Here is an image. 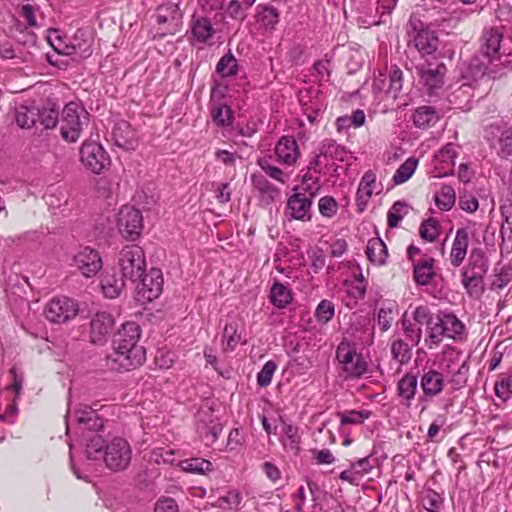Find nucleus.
Listing matches in <instances>:
<instances>
[{"label":"nucleus","mask_w":512,"mask_h":512,"mask_svg":"<svg viewBox=\"0 0 512 512\" xmlns=\"http://www.w3.org/2000/svg\"><path fill=\"white\" fill-rule=\"evenodd\" d=\"M132 459V448L123 437H114L105 445L103 460L106 467L113 472L126 470Z\"/></svg>","instance_id":"5"},{"label":"nucleus","mask_w":512,"mask_h":512,"mask_svg":"<svg viewBox=\"0 0 512 512\" xmlns=\"http://www.w3.org/2000/svg\"><path fill=\"white\" fill-rule=\"evenodd\" d=\"M114 325V319L111 314L106 312L97 313L90 323L91 341L94 344H101L106 341Z\"/></svg>","instance_id":"16"},{"label":"nucleus","mask_w":512,"mask_h":512,"mask_svg":"<svg viewBox=\"0 0 512 512\" xmlns=\"http://www.w3.org/2000/svg\"><path fill=\"white\" fill-rule=\"evenodd\" d=\"M337 202L331 196H324L319 200V212L324 217H332L337 212Z\"/></svg>","instance_id":"54"},{"label":"nucleus","mask_w":512,"mask_h":512,"mask_svg":"<svg viewBox=\"0 0 512 512\" xmlns=\"http://www.w3.org/2000/svg\"><path fill=\"white\" fill-rule=\"evenodd\" d=\"M270 302L277 308H285L291 303L293 296L291 290H270Z\"/></svg>","instance_id":"49"},{"label":"nucleus","mask_w":512,"mask_h":512,"mask_svg":"<svg viewBox=\"0 0 512 512\" xmlns=\"http://www.w3.org/2000/svg\"><path fill=\"white\" fill-rule=\"evenodd\" d=\"M402 86L403 72L398 66L394 65L389 72V87L386 93L396 99L402 90Z\"/></svg>","instance_id":"41"},{"label":"nucleus","mask_w":512,"mask_h":512,"mask_svg":"<svg viewBox=\"0 0 512 512\" xmlns=\"http://www.w3.org/2000/svg\"><path fill=\"white\" fill-rule=\"evenodd\" d=\"M375 182L376 175L372 171H367L363 175L356 194V201L360 211L364 210L372 196Z\"/></svg>","instance_id":"25"},{"label":"nucleus","mask_w":512,"mask_h":512,"mask_svg":"<svg viewBox=\"0 0 512 512\" xmlns=\"http://www.w3.org/2000/svg\"><path fill=\"white\" fill-rule=\"evenodd\" d=\"M365 113L361 109H357L352 112L351 116L349 117H340L337 120V123L340 122H349L354 127H360L365 123Z\"/></svg>","instance_id":"61"},{"label":"nucleus","mask_w":512,"mask_h":512,"mask_svg":"<svg viewBox=\"0 0 512 512\" xmlns=\"http://www.w3.org/2000/svg\"><path fill=\"white\" fill-rule=\"evenodd\" d=\"M469 244L468 231L465 228H459L452 244L450 260L453 266H460L467 254Z\"/></svg>","instance_id":"23"},{"label":"nucleus","mask_w":512,"mask_h":512,"mask_svg":"<svg viewBox=\"0 0 512 512\" xmlns=\"http://www.w3.org/2000/svg\"><path fill=\"white\" fill-rule=\"evenodd\" d=\"M418 386L417 376L412 373H406L397 384L398 395L406 401L409 407L414 399Z\"/></svg>","instance_id":"29"},{"label":"nucleus","mask_w":512,"mask_h":512,"mask_svg":"<svg viewBox=\"0 0 512 512\" xmlns=\"http://www.w3.org/2000/svg\"><path fill=\"white\" fill-rule=\"evenodd\" d=\"M150 462L155 464H171L175 463V452L172 449H167L163 447L155 448L150 453L149 457Z\"/></svg>","instance_id":"46"},{"label":"nucleus","mask_w":512,"mask_h":512,"mask_svg":"<svg viewBox=\"0 0 512 512\" xmlns=\"http://www.w3.org/2000/svg\"><path fill=\"white\" fill-rule=\"evenodd\" d=\"M258 8V21L262 23L266 28L273 29L279 21L278 10L270 5H259Z\"/></svg>","instance_id":"39"},{"label":"nucleus","mask_w":512,"mask_h":512,"mask_svg":"<svg viewBox=\"0 0 512 512\" xmlns=\"http://www.w3.org/2000/svg\"><path fill=\"white\" fill-rule=\"evenodd\" d=\"M446 72L444 63L437 64L435 68L419 70L420 80L426 86L429 95H434L443 86Z\"/></svg>","instance_id":"19"},{"label":"nucleus","mask_w":512,"mask_h":512,"mask_svg":"<svg viewBox=\"0 0 512 512\" xmlns=\"http://www.w3.org/2000/svg\"><path fill=\"white\" fill-rule=\"evenodd\" d=\"M420 385L424 395L432 398L442 392L444 387V377L440 372L430 369L425 371L421 376Z\"/></svg>","instance_id":"22"},{"label":"nucleus","mask_w":512,"mask_h":512,"mask_svg":"<svg viewBox=\"0 0 512 512\" xmlns=\"http://www.w3.org/2000/svg\"><path fill=\"white\" fill-rule=\"evenodd\" d=\"M136 284L137 286L141 284L142 288H163L164 278L162 271L158 268H151L148 273H143Z\"/></svg>","instance_id":"38"},{"label":"nucleus","mask_w":512,"mask_h":512,"mask_svg":"<svg viewBox=\"0 0 512 512\" xmlns=\"http://www.w3.org/2000/svg\"><path fill=\"white\" fill-rule=\"evenodd\" d=\"M276 363L272 360L267 361L260 372L257 374V383L261 387L268 386L276 370Z\"/></svg>","instance_id":"50"},{"label":"nucleus","mask_w":512,"mask_h":512,"mask_svg":"<svg viewBox=\"0 0 512 512\" xmlns=\"http://www.w3.org/2000/svg\"><path fill=\"white\" fill-rule=\"evenodd\" d=\"M68 417L73 418L83 430L98 431L104 425L96 410L88 405L79 406L73 413H69Z\"/></svg>","instance_id":"15"},{"label":"nucleus","mask_w":512,"mask_h":512,"mask_svg":"<svg viewBox=\"0 0 512 512\" xmlns=\"http://www.w3.org/2000/svg\"><path fill=\"white\" fill-rule=\"evenodd\" d=\"M413 123L416 127L426 129L438 120L436 109L432 106H420L413 113Z\"/></svg>","instance_id":"30"},{"label":"nucleus","mask_w":512,"mask_h":512,"mask_svg":"<svg viewBox=\"0 0 512 512\" xmlns=\"http://www.w3.org/2000/svg\"><path fill=\"white\" fill-rule=\"evenodd\" d=\"M198 430L202 435L214 442L222 431V425L211 420L210 425L204 424L203 426H198Z\"/></svg>","instance_id":"56"},{"label":"nucleus","mask_w":512,"mask_h":512,"mask_svg":"<svg viewBox=\"0 0 512 512\" xmlns=\"http://www.w3.org/2000/svg\"><path fill=\"white\" fill-rule=\"evenodd\" d=\"M455 200V191L450 185H443L434 196L436 206L442 211H449L454 206Z\"/></svg>","instance_id":"33"},{"label":"nucleus","mask_w":512,"mask_h":512,"mask_svg":"<svg viewBox=\"0 0 512 512\" xmlns=\"http://www.w3.org/2000/svg\"><path fill=\"white\" fill-rule=\"evenodd\" d=\"M312 199L304 193H294L287 201V209L290 210V216L296 220H310L309 211Z\"/></svg>","instance_id":"21"},{"label":"nucleus","mask_w":512,"mask_h":512,"mask_svg":"<svg viewBox=\"0 0 512 512\" xmlns=\"http://www.w3.org/2000/svg\"><path fill=\"white\" fill-rule=\"evenodd\" d=\"M275 154L278 162L289 166L295 164L300 156L297 141L292 136L281 137L275 146Z\"/></svg>","instance_id":"18"},{"label":"nucleus","mask_w":512,"mask_h":512,"mask_svg":"<svg viewBox=\"0 0 512 512\" xmlns=\"http://www.w3.org/2000/svg\"><path fill=\"white\" fill-rule=\"evenodd\" d=\"M398 0H365L362 4L363 23L368 26L380 25L382 17L390 15Z\"/></svg>","instance_id":"11"},{"label":"nucleus","mask_w":512,"mask_h":512,"mask_svg":"<svg viewBox=\"0 0 512 512\" xmlns=\"http://www.w3.org/2000/svg\"><path fill=\"white\" fill-rule=\"evenodd\" d=\"M179 466L185 472L204 474L211 470L212 463L203 458H191L180 461Z\"/></svg>","instance_id":"37"},{"label":"nucleus","mask_w":512,"mask_h":512,"mask_svg":"<svg viewBox=\"0 0 512 512\" xmlns=\"http://www.w3.org/2000/svg\"><path fill=\"white\" fill-rule=\"evenodd\" d=\"M162 290H137L134 296L135 301L146 308L154 299L160 296Z\"/></svg>","instance_id":"55"},{"label":"nucleus","mask_w":512,"mask_h":512,"mask_svg":"<svg viewBox=\"0 0 512 512\" xmlns=\"http://www.w3.org/2000/svg\"><path fill=\"white\" fill-rule=\"evenodd\" d=\"M142 221V215L138 209L124 206L119 211L118 228L127 239L135 240L140 235L143 227Z\"/></svg>","instance_id":"12"},{"label":"nucleus","mask_w":512,"mask_h":512,"mask_svg":"<svg viewBox=\"0 0 512 512\" xmlns=\"http://www.w3.org/2000/svg\"><path fill=\"white\" fill-rule=\"evenodd\" d=\"M78 312V303L66 296L51 299L45 308L46 318L53 323H65L74 318Z\"/></svg>","instance_id":"10"},{"label":"nucleus","mask_w":512,"mask_h":512,"mask_svg":"<svg viewBox=\"0 0 512 512\" xmlns=\"http://www.w3.org/2000/svg\"><path fill=\"white\" fill-rule=\"evenodd\" d=\"M93 37L88 30L78 29L69 45H66L64 51H59L65 55L75 56L79 59H86L93 53Z\"/></svg>","instance_id":"14"},{"label":"nucleus","mask_w":512,"mask_h":512,"mask_svg":"<svg viewBox=\"0 0 512 512\" xmlns=\"http://www.w3.org/2000/svg\"><path fill=\"white\" fill-rule=\"evenodd\" d=\"M488 265L484 253L479 249L472 250L469 263L463 271L462 283L465 288H481Z\"/></svg>","instance_id":"8"},{"label":"nucleus","mask_w":512,"mask_h":512,"mask_svg":"<svg viewBox=\"0 0 512 512\" xmlns=\"http://www.w3.org/2000/svg\"><path fill=\"white\" fill-rule=\"evenodd\" d=\"M140 336L141 328L136 322L129 321L122 325L113 340L114 352L107 358L111 369L130 371L144 363L145 348L138 345Z\"/></svg>","instance_id":"1"},{"label":"nucleus","mask_w":512,"mask_h":512,"mask_svg":"<svg viewBox=\"0 0 512 512\" xmlns=\"http://www.w3.org/2000/svg\"><path fill=\"white\" fill-rule=\"evenodd\" d=\"M225 351H233L241 341V334L237 332L236 324L227 323L223 331Z\"/></svg>","instance_id":"45"},{"label":"nucleus","mask_w":512,"mask_h":512,"mask_svg":"<svg viewBox=\"0 0 512 512\" xmlns=\"http://www.w3.org/2000/svg\"><path fill=\"white\" fill-rule=\"evenodd\" d=\"M481 54L488 59L489 62L500 60L503 55L508 56L511 51L506 48L503 33L498 27L485 28L481 38Z\"/></svg>","instance_id":"6"},{"label":"nucleus","mask_w":512,"mask_h":512,"mask_svg":"<svg viewBox=\"0 0 512 512\" xmlns=\"http://www.w3.org/2000/svg\"><path fill=\"white\" fill-rule=\"evenodd\" d=\"M238 64L237 60L231 53L221 57L216 66V71L222 77H230L237 74Z\"/></svg>","instance_id":"40"},{"label":"nucleus","mask_w":512,"mask_h":512,"mask_svg":"<svg viewBox=\"0 0 512 512\" xmlns=\"http://www.w3.org/2000/svg\"><path fill=\"white\" fill-rule=\"evenodd\" d=\"M59 122V109L55 104L48 103L39 107V116L37 123L43 126L44 129H52L56 127Z\"/></svg>","instance_id":"32"},{"label":"nucleus","mask_w":512,"mask_h":512,"mask_svg":"<svg viewBox=\"0 0 512 512\" xmlns=\"http://www.w3.org/2000/svg\"><path fill=\"white\" fill-rule=\"evenodd\" d=\"M464 329V324L454 314L439 312L428 321V338L438 346L444 337L456 339Z\"/></svg>","instance_id":"2"},{"label":"nucleus","mask_w":512,"mask_h":512,"mask_svg":"<svg viewBox=\"0 0 512 512\" xmlns=\"http://www.w3.org/2000/svg\"><path fill=\"white\" fill-rule=\"evenodd\" d=\"M181 18V13L179 11V7L174 3H167L158 8L157 22L158 24H163L167 22H171L173 24V29L170 30L171 33L176 31V28L179 24V20Z\"/></svg>","instance_id":"31"},{"label":"nucleus","mask_w":512,"mask_h":512,"mask_svg":"<svg viewBox=\"0 0 512 512\" xmlns=\"http://www.w3.org/2000/svg\"><path fill=\"white\" fill-rule=\"evenodd\" d=\"M154 512H178V506L172 498L159 499Z\"/></svg>","instance_id":"63"},{"label":"nucleus","mask_w":512,"mask_h":512,"mask_svg":"<svg viewBox=\"0 0 512 512\" xmlns=\"http://www.w3.org/2000/svg\"><path fill=\"white\" fill-rule=\"evenodd\" d=\"M413 30L415 32L413 36L414 46L422 56L431 55L437 50L439 39L434 31L428 28L416 31V27Z\"/></svg>","instance_id":"20"},{"label":"nucleus","mask_w":512,"mask_h":512,"mask_svg":"<svg viewBox=\"0 0 512 512\" xmlns=\"http://www.w3.org/2000/svg\"><path fill=\"white\" fill-rule=\"evenodd\" d=\"M89 113L81 105L70 102L62 112L61 135L69 141L75 142L80 137L84 125H88Z\"/></svg>","instance_id":"4"},{"label":"nucleus","mask_w":512,"mask_h":512,"mask_svg":"<svg viewBox=\"0 0 512 512\" xmlns=\"http://www.w3.org/2000/svg\"><path fill=\"white\" fill-rule=\"evenodd\" d=\"M104 449L103 438L100 435H94L87 442L85 453L88 459L96 460L100 457L103 458Z\"/></svg>","instance_id":"43"},{"label":"nucleus","mask_w":512,"mask_h":512,"mask_svg":"<svg viewBox=\"0 0 512 512\" xmlns=\"http://www.w3.org/2000/svg\"><path fill=\"white\" fill-rule=\"evenodd\" d=\"M432 258L419 262L414 267V279L419 285H427L435 275Z\"/></svg>","instance_id":"34"},{"label":"nucleus","mask_w":512,"mask_h":512,"mask_svg":"<svg viewBox=\"0 0 512 512\" xmlns=\"http://www.w3.org/2000/svg\"><path fill=\"white\" fill-rule=\"evenodd\" d=\"M438 224L433 218H429L421 224L420 236L428 242H434L438 237Z\"/></svg>","instance_id":"48"},{"label":"nucleus","mask_w":512,"mask_h":512,"mask_svg":"<svg viewBox=\"0 0 512 512\" xmlns=\"http://www.w3.org/2000/svg\"><path fill=\"white\" fill-rule=\"evenodd\" d=\"M334 315V305L328 300H322L315 312L318 321L327 323Z\"/></svg>","instance_id":"53"},{"label":"nucleus","mask_w":512,"mask_h":512,"mask_svg":"<svg viewBox=\"0 0 512 512\" xmlns=\"http://www.w3.org/2000/svg\"><path fill=\"white\" fill-rule=\"evenodd\" d=\"M213 27L211 21L202 17L196 19L192 26V35L200 43H205L213 35Z\"/></svg>","instance_id":"35"},{"label":"nucleus","mask_w":512,"mask_h":512,"mask_svg":"<svg viewBox=\"0 0 512 512\" xmlns=\"http://www.w3.org/2000/svg\"><path fill=\"white\" fill-rule=\"evenodd\" d=\"M494 390L497 397L507 400L512 394V376H506L497 381Z\"/></svg>","instance_id":"52"},{"label":"nucleus","mask_w":512,"mask_h":512,"mask_svg":"<svg viewBox=\"0 0 512 512\" xmlns=\"http://www.w3.org/2000/svg\"><path fill=\"white\" fill-rule=\"evenodd\" d=\"M500 155L502 157L512 156V130H506L500 137Z\"/></svg>","instance_id":"59"},{"label":"nucleus","mask_w":512,"mask_h":512,"mask_svg":"<svg viewBox=\"0 0 512 512\" xmlns=\"http://www.w3.org/2000/svg\"><path fill=\"white\" fill-rule=\"evenodd\" d=\"M370 415V412L362 410H350L343 413H339L340 423L341 425H349V424H361L367 419Z\"/></svg>","instance_id":"47"},{"label":"nucleus","mask_w":512,"mask_h":512,"mask_svg":"<svg viewBox=\"0 0 512 512\" xmlns=\"http://www.w3.org/2000/svg\"><path fill=\"white\" fill-rule=\"evenodd\" d=\"M38 116L39 106L35 105L34 102L21 104L15 111L16 123L23 129H30L36 126Z\"/></svg>","instance_id":"24"},{"label":"nucleus","mask_w":512,"mask_h":512,"mask_svg":"<svg viewBox=\"0 0 512 512\" xmlns=\"http://www.w3.org/2000/svg\"><path fill=\"white\" fill-rule=\"evenodd\" d=\"M82 164L95 174L102 173L110 165V157L101 144L85 141L80 148Z\"/></svg>","instance_id":"7"},{"label":"nucleus","mask_w":512,"mask_h":512,"mask_svg":"<svg viewBox=\"0 0 512 512\" xmlns=\"http://www.w3.org/2000/svg\"><path fill=\"white\" fill-rule=\"evenodd\" d=\"M74 262L81 274L87 278L96 276L103 266L99 252L90 247L80 250L74 256Z\"/></svg>","instance_id":"13"},{"label":"nucleus","mask_w":512,"mask_h":512,"mask_svg":"<svg viewBox=\"0 0 512 512\" xmlns=\"http://www.w3.org/2000/svg\"><path fill=\"white\" fill-rule=\"evenodd\" d=\"M14 25L10 28V37L23 46L33 47L37 43V35L28 26L13 18Z\"/></svg>","instance_id":"26"},{"label":"nucleus","mask_w":512,"mask_h":512,"mask_svg":"<svg viewBox=\"0 0 512 512\" xmlns=\"http://www.w3.org/2000/svg\"><path fill=\"white\" fill-rule=\"evenodd\" d=\"M302 189L309 194V198H313L320 189L319 178L305 174L302 181Z\"/></svg>","instance_id":"58"},{"label":"nucleus","mask_w":512,"mask_h":512,"mask_svg":"<svg viewBox=\"0 0 512 512\" xmlns=\"http://www.w3.org/2000/svg\"><path fill=\"white\" fill-rule=\"evenodd\" d=\"M392 320V309L381 308L378 311L377 321L383 332L387 331L390 328Z\"/></svg>","instance_id":"62"},{"label":"nucleus","mask_w":512,"mask_h":512,"mask_svg":"<svg viewBox=\"0 0 512 512\" xmlns=\"http://www.w3.org/2000/svg\"><path fill=\"white\" fill-rule=\"evenodd\" d=\"M119 266L123 278V286L130 281L131 285L138 282L145 272V255L143 249L138 245L125 246L119 254Z\"/></svg>","instance_id":"3"},{"label":"nucleus","mask_w":512,"mask_h":512,"mask_svg":"<svg viewBox=\"0 0 512 512\" xmlns=\"http://www.w3.org/2000/svg\"><path fill=\"white\" fill-rule=\"evenodd\" d=\"M39 10L38 6L31 4H22L20 6L19 14L25 18L28 27H37V21L35 18V12Z\"/></svg>","instance_id":"57"},{"label":"nucleus","mask_w":512,"mask_h":512,"mask_svg":"<svg viewBox=\"0 0 512 512\" xmlns=\"http://www.w3.org/2000/svg\"><path fill=\"white\" fill-rule=\"evenodd\" d=\"M112 138L116 146L125 150H134L138 145L136 132L131 125L124 120L115 124Z\"/></svg>","instance_id":"17"},{"label":"nucleus","mask_w":512,"mask_h":512,"mask_svg":"<svg viewBox=\"0 0 512 512\" xmlns=\"http://www.w3.org/2000/svg\"><path fill=\"white\" fill-rule=\"evenodd\" d=\"M366 255L371 263L384 265L388 257L387 246L381 238H371L366 246Z\"/></svg>","instance_id":"27"},{"label":"nucleus","mask_w":512,"mask_h":512,"mask_svg":"<svg viewBox=\"0 0 512 512\" xmlns=\"http://www.w3.org/2000/svg\"><path fill=\"white\" fill-rule=\"evenodd\" d=\"M337 359L342 364L347 378H360L367 371V363L361 354L344 342H341L336 351Z\"/></svg>","instance_id":"9"},{"label":"nucleus","mask_w":512,"mask_h":512,"mask_svg":"<svg viewBox=\"0 0 512 512\" xmlns=\"http://www.w3.org/2000/svg\"><path fill=\"white\" fill-rule=\"evenodd\" d=\"M403 329L407 337H409L412 341L419 342L421 339V328L415 327L409 320L403 319L402 321Z\"/></svg>","instance_id":"64"},{"label":"nucleus","mask_w":512,"mask_h":512,"mask_svg":"<svg viewBox=\"0 0 512 512\" xmlns=\"http://www.w3.org/2000/svg\"><path fill=\"white\" fill-rule=\"evenodd\" d=\"M213 120L219 126H226L232 122V111L229 106L220 105L213 110Z\"/></svg>","instance_id":"51"},{"label":"nucleus","mask_w":512,"mask_h":512,"mask_svg":"<svg viewBox=\"0 0 512 512\" xmlns=\"http://www.w3.org/2000/svg\"><path fill=\"white\" fill-rule=\"evenodd\" d=\"M227 14L235 20L243 21L246 18V13L242 8L239 0H231L226 7Z\"/></svg>","instance_id":"60"},{"label":"nucleus","mask_w":512,"mask_h":512,"mask_svg":"<svg viewBox=\"0 0 512 512\" xmlns=\"http://www.w3.org/2000/svg\"><path fill=\"white\" fill-rule=\"evenodd\" d=\"M418 160L414 157H409L393 175V182L396 185L402 184L410 179L417 168Z\"/></svg>","instance_id":"36"},{"label":"nucleus","mask_w":512,"mask_h":512,"mask_svg":"<svg viewBox=\"0 0 512 512\" xmlns=\"http://www.w3.org/2000/svg\"><path fill=\"white\" fill-rule=\"evenodd\" d=\"M407 204L404 201H396L387 213V222L390 228H395L407 214Z\"/></svg>","instance_id":"42"},{"label":"nucleus","mask_w":512,"mask_h":512,"mask_svg":"<svg viewBox=\"0 0 512 512\" xmlns=\"http://www.w3.org/2000/svg\"><path fill=\"white\" fill-rule=\"evenodd\" d=\"M391 354L393 359L403 364L410 360L411 349L403 340L397 339L391 344Z\"/></svg>","instance_id":"44"},{"label":"nucleus","mask_w":512,"mask_h":512,"mask_svg":"<svg viewBox=\"0 0 512 512\" xmlns=\"http://www.w3.org/2000/svg\"><path fill=\"white\" fill-rule=\"evenodd\" d=\"M252 183L258 190L260 199L265 205H270L279 193V190L275 188L262 174H254L252 176Z\"/></svg>","instance_id":"28"}]
</instances>
